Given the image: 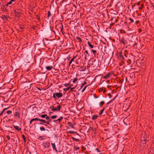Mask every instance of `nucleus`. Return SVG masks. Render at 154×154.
Listing matches in <instances>:
<instances>
[{
	"label": "nucleus",
	"instance_id": "obj_58",
	"mask_svg": "<svg viewBox=\"0 0 154 154\" xmlns=\"http://www.w3.org/2000/svg\"><path fill=\"white\" fill-rule=\"evenodd\" d=\"M137 5L138 6H140V2H139L137 3Z\"/></svg>",
	"mask_w": 154,
	"mask_h": 154
},
{
	"label": "nucleus",
	"instance_id": "obj_1",
	"mask_svg": "<svg viewBox=\"0 0 154 154\" xmlns=\"http://www.w3.org/2000/svg\"><path fill=\"white\" fill-rule=\"evenodd\" d=\"M20 108L17 107L15 108V112L14 114L16 118L19 119L20 118Z\"/></svg>",
	"mask_w": 154,
	"mask_h": 154
},
{
	"label": "nucleus",
	"instance_id": "obj_48",
	"mask_svg": "<svg viewBox=\"0 0 154 154\" xmlns=\"http://www.w3.org/2000/svg\"><path fill=\"white\" fill-rule=\"evenodd\" d=\"M82 149H83L84 150H85L86 149V148L84 147L83 146H82Z\"/></svg>",
	"mask_w": 154,
	"mask_h": 154
},
{
	"label": "nucleus",
	"instance_id": "obj_37",
	"mask_svg": "<svg viewBox=\"0 0 154 154\" xmlns=\"http://www.w3.org/2000/svg\"><path fill=\"white\" fill-rule=\"evenodd\" d=\"M6 113L8 114H9L12 113V111L11 110H8L6 112Z\"/></svg>",
	"mask_w": 154,
	"mask_h": 154
},
{
	"label": "nucleus",
	"instance_id": "obj_36",
	"mask_svg": "<svg viewBox=\"0 0 154 154\" xmlns=\"http://www.w3.org/2000/svg\"><path fill=\"white\" fill-rule=\"evenodd\" d=\"M70 86H69L67 88H65V89H64V91H66L68 90H69V89H70Z\"/></svg>",
	"mask_w": 154,
	"mask_h": 154
},
{
	"label": "nucleus",
	"instance_id": "obj_64",
	"mask_svg": "<svg viewBox=\"0 0 154 154\" xmlns=\"http://www.w3.org/2000/svg\"><path fill=\"white\" fill-rule=\"evenodd\" d=\"M79 149V147H77L76 148V150L78 149Z\"/></svg>",
	"mask_w": 154,
	"mask_h": 154
},
{
	"label": "nucleus",
	"instance_id": "obj_33",
	"mask_svg": "<svg viewBox=\"0 0 154 154\" xmlns=\"http://www.w3.org/2000/svg\"><path fill=\"white\" fill-rule=\"evenodd\" d=\"M51 15V12H50V11H48L47 17L49 18L50 17Z\"/></svg>",
	"mask_w": 154,
	"mask_h": 154
},
{
	"label": "nucleus",
	"instance_id": "obj_52",
	"mask_svg": "<svg viewBox=\"0 0 154 154\" xmlns=\"http://www.w3.org/2000/svg\"><path fill=\"white\" fill-rule=\"evenodd\" d=\"M74 133V131H70L69 132V133H70V134H73Z\"/></svg>",
	"mask_w": 154,
	"mask_h": 154
},
{
	"label": "nucleus",
	"instance_id": "obj_4",
	"mask_svg": "<svg viewBox=\"0 0 154 154\" xmlns=\"http://www.w3.org/2000/svg\"><path fill=\"white\" fill-rule=\"evenodd\" d=\"M63 94L62 93H54L53 97L54 99H56L57 97L60 98L62 97Z\"/></svg>",
	"mask_w": 154,
	"mask_h": 154
},
{
	"label": "nucleus",
	"instance_id": "obj_40",
	"mask_svg": "<svg viewBox=\"0 0 154 154\" xmlns=\"http://www.w3.org/2000/svg\"><path fill=\"white\" fill-rule=\"evenodd\" d=\"M116 96L112 100H110L109 102L110 103H111L112 101H113L114 100H115V99H116Z\"/></svg>",
	"mask_w": 154,
	"mask_h": 154
},
{
	"label": "nucleus",
	"instance_id": "obj_15",
	"mask_svg": "<svg viewBox=\"0 0 154 154\" xmlns=\"http://www.w3.org/2000/svg\"><path fill=\"white\" fill-rule=\"evenodd\" d=\"M146 141V138L144 137H142L141 139V142H145Z\"/></svg>",
	"mask_w": 154,
	"mask_h": 154
},
{
	"label": "nucleus",
	"instance_id": "obj_2",
	"mask_svg": "<svg viewBox=\"0 0 154 154\" xmlns=\"http://www.w3.org/2000/svg\"><path fill=\"white\" fill-rule=\"evenodd\" d=\"M117 56L118 60H121L122 62H124L125 59L123 56L122 52H120L117 55Z\"/></svg>",
	"mask_w": 154,
	"mask_h": 154
},
{
	"label": "nucleus",
	"instance_id": "obj_50",
	"mask_svg": "<svg viewBox=\"0 0 154 154\" xmlns=\"http://www.w3.org/2000/svg\"><path fill=\"white\" fill-rule=\"evenodd\" d=\"M140 23L139 21H136L135 22V23L137 25L138 24V23Z\"/></svg>",
	"mask_w": 154,
	"mask_h": 154
},
{
	"label": "nucleus",
	"instance_id": "obj_57",
	"mask_svg": "<svg viewBox=\"0 0 154 154\" xmlns=\"http://www.w3.org/2000/svg\"><path fill=\"white\" fill-rule=\"evenodd\" d=\"M48 121H49V124H50V122H51V119H49V120Z\"/></svg>",
	"mask_w": 154,
	"mask_h": 154
},
{
	"label": "nucleus",
	"instance_id": "obj_3",
	"mask_svg": "<svg viewBox=\"0 0 154 154\" xmlns=\"http://www.w3.org/2000/svg\"><path fill=\"white\" fill-rule=\"evenodd\" d=\"M57 108H54V106H50L49 107L50 108L52 109L51 110L53 112L58 111V112H60V110L61 108V106L60 105H57Z\"/></svg>",
	"mask_w": 154,
	"mask_h": 154
},
{
	"label": "nucleus",
	"instance_id": "obj_7",
	"mask_svg": "<svg viewBox=\"0 0 154 154\" xmlns=\"http://www.w3.org/2000/svg\"><path fill=\"white\" fill-rule=\"evenodd\" d=\"M140 145V146L141 149H143L145 147V146L146 145V142H141Z\"/></svg>",
	"mask_w": 154,
	"mask_h": 154
},
{
	"label": "nucleus",
	"instance_id": "obj_41",
	"mask_svg": "<svg viewBox=\"0 0 154 154\" xmlns=\"http://www.w3.org/2000/svg\"><path fill=\"white\" fill-rule=\"evenodd\" d=\"M87 69L86 66H85L84 69H82L81 71H85Z\"/></svg>",
	"mask_w": 154,
	"mask_h": 154
},
{
	"label": "nucleus",
	"instance_id": "obj_5",
	"mask_svg": "<svg viewBox=\"0 0 154 154\" xmlns=\"http://www.w3.org/2000/svg\"><path fill=\"white\" fill-rule=\"evenodd\" d=\"M15 16L19 19L20 15L21 13L19 11H17L16 10L14 11Z\"/></svg>",
	"mask_w": 154,
	"mask_h": 154
},
{
	"label": "nucleus",
	"instance_id": "obj_25",
	"mask_svg": "<svg viewBox=\"0 0 154 154\" xmlns=\"http://www.w3.org/2000/svg\"><path fill=\"white\" fill-rule=\"evenodd\" d=\"M78 79L77 77H75V78L73 79L72 82L73 83H75L78 81Z\"/></svg>",
	"mask_w": 154,
	"mask_h": 154
},
{
	"label": "nucleus",
	"instance_id": "obj_60",
	"mask_svg": "<svg viewBox=\"0 0 154 154\" xmlns=\"http://www.w3.org/2000/svg\"><path fill=\"white\" fill-rule=\"evenodd\" d=\"M32 121L31 120L30 121L29 124H31L32 123Z\"/></svg>",
	"mask_w": 154,
	"mask_h": 154
},
{
	"label": "nucleus",
	"instance_id": "obj_22",
	"mask_svg": "<svg viewBox=\"0 0 154 154\" xmlns=\"http://www.w3.org/2000/svg\"><path fill=\"white\" fill-rule=\"evenodd\" d=\"M105 109V107H103L101 110H100V113H99V115H101L103 111H104V109Z\"/></svg>",
	"mask_w": 154,
	"mask_h": 154
},
{
	"label": "nucleus",
	"instance_id": "obj_53",
	"mask_svg": "<svg viewBox=\"0 0 154 154\" xmlns=\"http://www.w3.org/2000/svg\"><path fill=\"white\" fill-rule=\"evenodd\" d=\"M12 121H13L11 119H8V121L9 122H10L11 121H12Z\"/></svg>",
	"mask_w": 154,
	"mask_h": 154
},
{
	"label": "nucleus",
	"instance_id": "obj_63",
	"mask_svg": "<svg viewBox=\"0 0 154 154\" xmlns=\"http://www.w3.org/2000/svg\"><path fill=\"white\" fill-rule=\"evenodd\" d=\"M109 103H110L109 102H108V103H107L106 104H107V105H108V104H109Z\"/></svg>",
	"mask_w": 154,
	"mask_h": 154
},
{
	"label": "nucleus",
	"instance_id": "obj_13",
	"mask_svg": "<svg viewBox=\"0 0 154 154\" xmlns=\"http://www.w3.org/2000/svg\"><path fill=\"white\" fill-rule=\"evenodd\" d=\"M51 145L52 146L53 149L55 150L56 152H57V150L56 149L55 144L54 143H52Z\"/></svg>",
	"mask_w": 154,
	"mask_h": 154
},
{
	"label": "nucleus",
	"instance_id": "obj_14",
	"mask_svg": "<svg viewBox=\"0 0 154 154\" xmlns=\"http://www.w3.org/2000/svg\"><path fill=\"white\" fill-rule=\"evenodd\" d=\"M77 55L74 56L72 58V59L70 60V61L69 62V66H70L71 64L72 63V62L74 60V59H76V58L77 57Z\"/></svg>",
	"mask_w": 154,
	"mask_h": 154
},
{
	"label": "nucleus",
	"instance_id": "obj_35",
	"mask_svg": "<svg viewBox=\"0 0 154 154\" xmlns=\"http://www.w3.org/2000/svg\"><path fill=\"white\" fill-rule=\"evenodd\" d=\"M129 20L131 21L130 23H133L134 22V20L131 18H129Z\"/></svg>",
	"mask_w": 154,
	"mask_h": 154
},
{
	"label": "nucleus",
	"instance_id": "obj_18",
	"mask_svg": "<svg viewBox=\"0 0 154 154\" xmlns=\"http://www.w3.org/2000/svg\"><path fill=\"white\" fill-rule=\"evenodd\" d=\"M91 43L90 42H88V44L89 45V46L91 48H93V46L91 44Z\"/></svg>",
	"mask_w": 154,
	"mask_h": 154
},
{
	"label": "nucleus",
	"instance_id": "obj_44",
	"mask_svg": "<svg viewBox=\"0 0 154 154\" xmlns=\"http://www.w3.org/2000/svg\"><path fill=\"white\" fill-rule=\"evenodd\" d=\"M69 85V83H68L67 84H64V85L65 87H67Z\"/></svg>",
	"mask_w": 154,
	"mask_h": 154
},
{
	"label": "nucleus",
	"instance_id": "obj_43",
	"mask_svg": "<svg viewBox=\"0 0 154 154\" xmlns=\"http://www.w3.org/2000/svg\"><path fill=\"white\" fill-rule=\"evenodd\" d=\"M47 120V121H48V120H49L50 119V117L48 116H47L45 118Z\"/></svg>",
	"mask_w": 154,
	"mask_h": 154
},
{
	"label": "nucleus",
	"instance_id": "obj_62",
	"mask_svg": "<svg viewBox=\"0 0 154 154\" xmlns=\"http://www.w3.org/2000/svg\"><path fill=\"white\" fill-rule=\"evenodd\" d=\"M70 59V57H67V59L68 60H69Z\"/></svg>",
	"mask_w": 154,
	"mask_h": 154
},
{
	"label": "nucleus",
	"instance_id": "obj_51",
	"mask_svg": "<svg viewBox=\"0 0 154 154\" xmlns=\"http://www.w3.org/2000/svg\"><path fill=\"white\" fill-rule=\"evenodd\" d=\"M90 66V65L89 64H88V66L86 67L87 69H88V68H89Z\"/></svg>",
	"mask_w": 154,
	"mask_h": 154
},
{
	"label": "nucleus",
	"instance_id": "obj_61",
	"mask_svg": "<svg viewBox=\"0 0 154 154\" xmlns=\"http://www.w3.org/2000/svg\"><path fill=\"white\" fill-rule=\"evenodd\" d=\"M87 56V55H85V60H87V58H86Z\"/></svg>",
	"mask_w": 154,
	"mask_h": 154
},
{
	"label": "nucleus",
	"instance_id": "obj_19",
	"mask_svg": "<svg viewBox=\"0 0 154 154\" xmlns=\"http://www.w3.org/2000/svg\"><path fill=\"white\" fill-rule=\"evenodd\" d=\"M76 39L77 40V41L78 42H79L80 43L82 42V39L81 38H80L79 37H77Z\"/></svg>",
	"mask_w": 154,
	"mask_h": 154
},
{
	"label": "nucleus",
	"instance_id": "obj_32",
	"mask_svg": "<svg viewBox=\"0 0 154 154\" xmlns=\"http://www.w3.org/2000/svg\"><path fill=\"white\" fill-rule=\"evenodd\" d=\"M40 129L41 131H45V129L44 127H41L40 128Z\"/></svg>",
	"mask_w": 154,
	"mask_h": 154
},
{
	"label": "nucleus",
	"instance_id": "obj_38",
	"mask_svg": "<svg viewBox=\"0 0 154 154\" xmlns=\"http://www.w3.org/2000/svg\"><path fill=\"white\" fill-rule=\"evenodd\" d=\"M72 139L74 140H75V141H79V140L77 139H76L75 138H74V137H72Z\"/></svg>",
	"mask_w": 154,
	"mask_h": 154
},
{
	"label": "nucleus",
	"instance_id": "obj_26",
	"mask_svg": "<svg viewBox=\"0 0 154 154\" xmlns=\"http://www.w3.org/2000/svg\"><path fill=\"white\" fill-rule=\"evenodd\" d=\"M38 139L40 140H43L44 139V138L43 137V136H40L38 138Z\"/></svg>",
	"mask_w": 154,
	"mask_h": 154
},
{
	"label": "nucleus",
	"instance_id": "obj_45",
	"mask_svg": "<svg viewBox=\"0 0 154 154\" xmlns=\"http://www.w3.org/2000/svg\"><path fill=\"white\" fill-rule=\"evenodd\" d=\"M36 18L38 20H40V18L39 17V16L38 15L37 16H36Z\"/></svg>",
	"mask_w": 154,
	"mask_h": 154
},
{
	"label": "nucleus",
	"instance_id": "obj_42",
	"mask_svg": "<svg viewBox=\"0 0 154 154\" xmlns=\"http://www.w3.org/2000/svg\"><path fill=\"white\" fill-rule=\"evenodd\" d=\"M88 85H86L83 88L82 90V92H84V91L85 90V89H86L87 87H88Z\"/></svg>",
	"mask_w": 154,
	"mask_h": 154
},
{
	"label": "nucleus",
	"instance_id": "obj_6",
	"mask_svg": "<svg viewBox=\"0 0 154 154\" xmlns=\"http://www.w3.org/2000/svg\"><path fill=\"white\" fill-rule=\"evenodd\" d=\"M112 74L113 73L111 72L107 73L103 76V78L104 79H106L107 78H108L110 76L112 75Z\"/></svg>",
	"mask_w": 154,
	"mask_h": 154
},
{
	"label": "nucleus",
	"instance_id": "obj_23",
	"mask_svg": "<svg viewBox=\"0 0 154 154\" xmlns=\"http://www.w3.org/2000/svg\"><path fill=\"white\" fill-rule=\"evenodd\" d=\"M47 116V114H44V115H39V117H40L42 118H45V117H46Z\"/></svg>",
	"mask_w": 154,
	"mask_h": 154
},
{
	"label": "nucleus",
	"instance_id": "obj_30",
	"mask_svg": "<svg viewBox=\"0 0 154 154\" xmlns=\"http://www.w3.org/2000/svg\"><path fill=\"white\" fill-rule=\"evenodd\" d=\"M57 115H54L53 116H52L51 117V118L52 119H55V118H57Z\"/></svg>",
	"mask_w": 154,
	"mask_h": 154
},
{
	"label": "nucleus",
	"instance_id": "obj_54",
	"mask_svg": "<svg viewBox=\"0 0 154 154\" xmlns=\"http://www.w3.org/2000/svg\"><path fill=\"white\" fill-rule=\"evenodd\" d=\"M86 82L85 81L84 83H82V84H83V85H85V84H86Z\"/></svg>",
	"mask_w": 154,
	"mask_h": 154
},
{
	"label": "nucleus",
	"instance_id": "obj_46",
	"mask_svg": "<svg viewBox=\"0 0 154 154\" xmlns=\"http://www.w3.org/2000/svg\"><path fill=\"white\" fill-rule=\"evenodd\" d=\"M85 53H86V54H87L88 55V56H89V53H88V51H87L86 50V51H85Z\"/></svg>",
	"mask_w": 154,
	"mask_h": 154
},
{
	"label": "nucleus",
	"instance_id": "obj_56",
	"mask_svg": "<svg viewBox=\"0 0 154 154\" xmlns=\"http://www.w3.org/2000/svg\"><path fill=\"white\" fill-rule=\"evenodd\" d=\"M7 137L8 138V139L9 140H10V137H9V136H7Z\"/></svg>",
	"mask_w": 154,
	"mask_h": 154
},
{
	"label": "nucleus",
	"instance_id": "obj_12",
	"mask_svg": "<svg viewBox=\"0 0 154 154\" xmlns=\"http://www.w3.org/2000/svg\"><path fill=\"white\" fill-rule=\"evenodd\" d=\"M13 126L14 128L16 129L17 131H19L21 130V128L19 126L14 125H13Z\"/></svg>",
	"mask_w": 154,
	"mask_h": 154
},
{
	"label": "nucleus",
	"instance_id": "obj_11",
	"mask_svg": "<svg viewBox=\"0 0 154 154\" xmlns=\"http://www.w3.org/2000/svg\"><path fill=\"white\" fill-rule=\"evenodd\" d=\"M44 147L45 148L48 147L50 145V143L49 142H46L43 144Z\"/></svg>",
	"mask_w": 154,
	"mask_h": 154
},
{
	"label": "nucleus",
	"instance_id": "obj_55",
	"mask_svg": "<svg viewBox=\"0 0 154 154\" xmlns=\"http://www.w3.org/2000/svg\"><path fill=\"white\" fill-rule=\"evenodd\" d=\"M84 85H83V84L82 83V85H81V89L82 88H83V87Z\"/></svg>",
	"mask_w": 154,
	"mask_h": 154
},
{
	"label": "nucleus",
	"instance_id": "obj_8",
	"mask_svg": "<svg viewBox=\"0 0 154 154\" xmlns=\"http://www.w3.org/2000/svg\"><path fill=\"white\" fill-rule=\"evenodd\" d=\"M38 121L41 122L42 123H45L48 125L49 124V121H47L45 120L38 119Z\"/></svg>",
	"mask_w": 154,
	"mask_h": 154
},
{
	"label": "nucleus",
	"instance_id": "obj_49",
	"mask_svg": "<svg viewBox=\"0 0 154 154\" xmlns=\"http://www.w3.org/2000/svg\"><path fill=\"white\" fill-rule=\"evenodd\" d=\"M95 150L97 152H100V151L99 150V149H98V148H96L95 149Z\"/></svg>",
	"mask_w": 154,
	"mask_h": 154
},
{
	"label": "nucleus",
	"instance_id": "obj_59",
	"mask_svg": "<svg viewBox=\"0 0 154 154\" xmlns=\"http://www.w3.org/2000/svg\"><path fill=\"white\" fill-rule=\"evenodd\" d=\"M26 154H31V152H26Z\"/></svg>",
	"mask_w": 154,
	"mask_h": 154
},
{
	"label": "nucleus",
	"instance_id": "obj_17",
	"mask_svg": "<svg viewBox=\"0 0 154 154\" xmlns=\"http://www.w3.org/2000/svg\"><path fill=\"white\" fill-rule=\"evenodd\" d=\"M105 103V102L104 101H101L99 104V105L100 107H102L103 105Z\"/></svg>",
	"mask_w": 154,
	"mask_h": 154
},
{
	"label": "nucleus",
	"instance_id": "obj_29",
	"mask_svg": "<svg viewBox=\"0 0 154 154\" xmlns=\"http://www.w3.org/2000/svg\"><path fill=\"white\" fill-rule=\"evenodd\" d=\"M22 137L24 140V142H26V139L25 137V135H22Z\"/></svg>",
	"mask_w": 154,
	"mask_h": 154
},
{
	"label": "nucleus",
	"instance_id": "obj_20",
	"mask_svg": "<svg viewBox=\"0 0 154 154\" xmlns=\"http://www.w3.org/2000/svg\"><path fill=\"white\" fill-rule=\"evenodd\" d=\"M1 8L3 11H5L6 10V8L3 5H2V6H1Z\"/></svg>",
	"mask_w": 154,
	"mask_h": 154
},
{
	"label": "nucleus",
	"instance_id": "obj_47",
	"mask_svg": "<svg viewBox=\"0 0 154 154\" xmlns=\"http://www.w3.org/2000/svg\"><path fill=\"white\" fill-rule=\"evenodd\" d=\"M75 88V87L71 88L70 89V91H72Z\"/></svg>",
	"mask_w": 154,
	"mask_h": 154
},
{
	"label": "nucleus",
	"instance_id": "obj_34",
	"mask_svg": "<svg viewBox=\"0 0 154 154\" xmlns=\"http://www.w3.org/2000/svg\"><path fill=\"white\" fill-rule=\"evenodd\" d=\"M38 118H35L34 119H32L31 120L32 121H38Z\"/></svg>",
	"mask_w": 154,
	"mask_h": 154
},
{
	"label": "nucleus",
	"instance_id": "obj_31",
	"mask_svg": "<svg viewBox=\"0 0 154 154\" xmlns=\"http://www.w3.org/2000/svg\"><path fill=\"white\" fill-rule=\"evenodd\" d=\"M2 19L3 20H8L7 17L5 15L2 16Z\"/></svg>",
	"mask_w": 154,
	"mask_h": 154
},
{
	"label": "nucleus",
	"instance_id": "obj_10",
	"mask_svg": "<svg viewBox=\"0 0 154 154\" xmlns=\"http://www.w3.org/2000/svg\"><path fill=\"white\" fill-rule=\"evenodd\" d=\"M120 43H122L124 44H125L126 42V40L124 37H122L121 38H120Z\"/></svg>",
	"mask_w": 154,
	"mask_h": 154
},
{
	"label": "nucleus",
	"instance_id": "obj_21",
	"mask_svg": "<svg viewBox=\"0 0 154 154\" xmlns=\"http://www.w3.org/2000/svg\"><path fill=\"white\" fill-rule=\"evenodd\" d=\"M91 51L92 52L94 55L95 57H96V54L97 53V51L96 50H91Z\"/></svg>",
	"mask_w": 154,
	"mask_h": 154
},
{
	"label": "nucleus",
	"instance_id": "obj_39",
	"mask_svg": "<svg viewBox=\"0 0 154 154\" xmlns=\"http://www.w3.org/2000/svg\"><path fill=\"white\" fill-rule=\"evenodd\" d=\"M144 6V5L143 4H142L141 5V7H140L139 8L140 9H142L143 8V7Z\"/></svg>",
	"mask_w": 154,
	"mask_h": 154
},
{
	"label": "nucleus",
	"instance_id": "obj_27",
	"mask_svg": "<svg viewBox=\"0 0 154 154\" xmlns=\"http://www.w3.org/2000/svg\"><path fill=\"white\" fill-rule=\"evenodd\" d=\"M68 124L69 126H70L71 127L74 128L71 122H68Z\"/></svg>",
	"mask_w": 154,
	"mask_h": 154
},
{
	"label": "nucleus",
	"instance_id": "obj_16",
	"mask_svg": "<svg viewBox=\"0 0 154 154\" xmlns=\"http://www.w3.org/2000/svg\"><path fill=\"white\" fill-rule=\"evenodd\" d=\"M46 69L48 70H50L53 69V66H49L46 67Z\"/></svg>",
	"mask_w": 154,
	"mask_h": 154
},
{
	"label": "nucleus",
	"instance_id": "obj_9",
	"mask_svg": "<svg viewBox=\"0 0 154 154\" xmlns=\"http://www.w3.org/2000/svg\"><path fill=\"white\" fill-rule=\"evenodd\" d=\"M63 119V117L62 116H60L59 119L56 120H54L53 122H58L59 123H60V122Z\"/></svg>",
	"mask_w": 154,
	"mask_h": 154
},
{
	"label": "nucleus",
	"instance_id": "obj_24",
	"mask_svg": "<svg viewBox=\"0 0 154 154\" xmlns=\"http://www.w3.org/2000/svg\"><path fill=\"white\" fill-rule=\"evenodd\" d=\"M97 115H94L92 117V119L93 120H95L97 119Z\"/></svg>",
	"mask_w": 154,
	"mask_h": 154
},
{
	"label": "nucleus",
	"instance_id": "obj_28",
	"mask_svg": "<svg viewBox=\"0 0 154 154\" xmlns=\"http://www.w3.org/2000/svg\"><path fill=\"white\" fill-rule=\"evenodd\" d=\"M14 0H11L8 3H7L6 5L7 6H8L9 5L11 4H12V2H14Z\"/></svg>",
	"mask_w": 154,
	"mask_h": 154
}]
</instances>
